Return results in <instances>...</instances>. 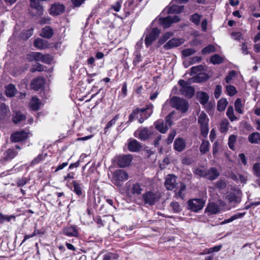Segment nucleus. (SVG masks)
I'll use <instances>...</instances> for the list:
<instances>
[{
	"instance_id": "obj_17",
	"label": "nucleus",
	"mask_w": 260,
	"mask_h": 260,
	"mask_svg": "<svg viewBox=\"0 0 260 260\" xmlns=\"http://www.w3.org/2000/svg\"><path fill=\"white\" fill-rule=\"evenodd\" d=\"M219 176V172L214 167L211 168L209 170H206L205 178L210 180H214L217 179Z\"/></svg>"
},
{
	"instance_id": "obj_13",
	"label": "nucleus",
	"mask_w": 260,
	"mask_h": 260,
	"mask_svg": "<svg viewBox=\"0 0 260 260\" xmlns=\"http://www.w3.org/2000/svg\"><path fill=\"white\" fill-rule=\"evenodd\" d=\"M132 158V156L130 154L119 156L117 164L120 168H125L130 165Z\"/></svg>"
},
{
	"instance_id": "obj_12",
	"label": "nucleus",
	"mask_w": 260,
	"mask_h": 260,
	"mask_svg": "<svg viewBox=\"0 0 260 260\" xmlns=\"http://www.w3.org/2000/svg\"><path fill=\"white\" fill-rule=\"evenodd\" d=\"M179 21L180 18L178 16H174L173 17L169 16L167 17L160 19V24L164 28H168L170 26L172 23L177 22Z\"/></svg>"
},
{
	"instance_id": "obj_3",
	"label": "nucleus",
	"mask_w": 260,
	"mask_h": 260,
	"mask_svg": "<svg viewBox=\"0 0 260 260\" xmlns=\"http://www.w3.org/2000/svg\"><path fill=\"white\" fill-rule=\"evenodd\" d=\"M160 30L158 28L147 29L145 32V44L147 47H149L158 37Z\"/></svg>"
},
{
	"instance_id": "obj_36",
	"label": "nucleus",
	"mask_w": 260,
	"mask_h": 260,
	"mask_svg": "<svg viewBox=\"0 0 260 260\" xmlns=\"http://www.w3.org/2000/svg\"><path fill=\"white\" fill-rule=\"evenodd\" d=\"M223 61V58L218 54H214L210 57V61L214 64H220Z\"/></svg>"
},
{
	"instance_id": "obj_10",
	"label": "nucleus",
	"mask_w": 260,
	"mask_h": 260,
	"mask_svg": "<svg viewBox=\"0 0 260 260\" xmlns=\"http://www.w3.org/2000/svg\"><path fill=\"white\" fill-rule=\"evenodd\" d=\"M177 185L176 176L173 174H169L166 177L165 186L168 190L174 189Z\"/></svg>"
},
{
	"instance_id": "obj_62",
	"label": "nucleus",
	"mask_w": 260,
	"mask_h": 260,
	"mask_svg": "<svg viewBox=\"0 0 260 260\" xmlns=\"http://www.w3.org/2000/svg\"><path fill=\"white\" fill-rule=\"evenodd\" d=\"M176 135V132L175 130H172L169 134V136L167 139V142L168 144H170L173 142L174 137Z\"/></svg>"
},
{
	"instance_id": "obj_43",
	"label": "nucleus",
	"mask_w": 260,
	"mask_h": 260,
	"mask_svg": "<svg viewBox=\"0 0 260 260\" xmlns=\"http://www.w3.org/2000/svg\"><path fill=\"white\" fill-rule=\"evenodd\" d=\"M16 152L13 149H9L5 153V157L7 159H13L16 155Z\"/></svg>"
},
{
	"instance_id": "obj_28",
	"label": "nucleus",
	"mask_w": 260,
	"mask_h": 260,
	"mask_svg": "<svg viewBox=\"0 0 260 260\" xmlns=\"http://www.w3.org/2000/svg\"><path fill=\"white\" fill-rule=\"evenodd\" d=\"M63 234L69 237L78 236V231L77 229H63Z\"/></svg>"
},
{
	"instance_id": "obj_51",
	"label": "nucleus",
	"mask_w": 260,
	"mask_h": 260,
	"mask_svg": "<svg viewBox=\"0 0 260 260\" xmlns=\"http://www.w3.org/2000/svg\"><path fill=\"white\" fill-rule=\"evenodd\" d=\"M237 137L234 135H232L229 137V147L232 149H234V144L236 141Z\"/></svg>"
},
{
	"instance_id": "obj_60",
	"label": "nucleus",
	"mask_w": 260,
	"mask_h": 260,
	"mask_svg": "<svg viewBox=\"0 0 260 260\" xmlns=\"http://www.w3.org/2000/svg\"><path fill=\"white\" fill-rule=\"evenodd\" d=\"M198 82H202L207 80L208 76L207 74L203 73H199L197 75Z\"/></svg>"
},
{
	"instance_id": "obj_15",
	"label": "nucleus",
	"mask_w": 260,
	"mask_h": 260,
	"mask_svg": "<svg viewBox=\"0 0 260 260\" xmlns=\"http://www.w3.org/2000/svg\"><path fill=\"white\" fill-rule=\"evenodd\" d=\"M127 148L131 152H138L142 148L141 143L135 139H129L127 144Z\"/></svg>"
},
{
	"instance_id": "obj_32",
	"label": "nucleus",
	"mask_w": 260,
	"mask_h": 260,
	"mask_svg": "<svg viewBox=\"0 0 260 260\" xmlns=\"http://www.w3.org/2000/svg\"><path fill=\"white\" fill-rule=\"evenodd\" d=\"M183 6L173 5L169 8V13H181L183 10Z\"/></svg>"
},
{
	"instance_id": "obj_44",
	"label": "nucleus",
	"mask_w": 260,
	"mask_h": 260,
	"mask_svg": "<svg viewBox=\"0 0 260 260\" xmlns=\"http://www.w3.org/2000/svg\"><path fill=\"white\" fill-rule=\"evenodd\" d=\"M34 58L36 61H41L45 62L46 60V56L44 55L40 52H33Z\"/></svg>"
},
{
	"instance_id": "obj_11",
	"label": "nucleus",
	"mask_w": 260,
	"mask_h": 260,
	"mask_svg": "<svg viewBox=\"0 0 260 260\" xmlns=\"http://www.w3.org/2000/svg\"><path fill=\"white\" fill-rule=\"evenodd\" d=\"M28 133L25 131H20L12 134L11 136V140L14 142H18L23 141L27 138Z\"/></svg>"
},
{
	"instance_id": "obj_64",
	"label": "nucleus",
	"mask_w": 260,
	"mask_h": 260,
	"mask_svg": "<svg viewBox=\"0 0 260 260\" xmlns=\"http://www.w3.org/2000/svg\"><path fill=\"white\" fill-rule=\"evenodd\" d=\"M171 206L175 212H178L181 210L180 206L177 202L171 203Z\"/></svg>"
},
{
	"instance_id": "obj_27",
	"label": "nucleus",
	"mask_w": 260,
	"mask_h": 260,
	"mask_svg": "<svg viewBox=\"0 0 260 260\" xmlns=\"http://www.w3.org/2000/svg\"><path fill=\"white\" fill-rule=\"evenodd\" d=\"M53 35V29L50 26H46L43 28L41 33V36L42 37L49 39L52 37Z\"/></svg>"
},
{
	"instance_id": "obj_42",
	"label": "nucleus",
	"mask_w": 260,
	"mask_h": 260,
	"mask_svg": "<svg viewBox=\"0 0 260 260\" xmlns=\"http://www.w3.org/2000/svg\"><path fill=\"white\" fill-rule=\"evenodd\" d=\"M73 184L74 187V191L78 196H81L82 192L81 184L78 183L76 181H73Z\"/></svg>"
},
{
	"instance_id": "obj_8",
	"label": "nucleus",
	"mask_w": 260,
	"mask_h": 260,
	"mask_svg": "<svg viewBox=\"0 0 260 260\" xmlns=\"http://www.w3.org/2000/svg\"><path fill=\"white\" fill-rule=\"evenodd\" d=\"M188 205L190 210L197 212L203 208L205 202L202 199H194L188 201Z\"/></svg>"
},
{
	"instance_id": "obj_31",
	"label": "nucleus",
	"mask_w": 260,
	"mask_h": 260,
	"mask_svg": "<svg viewBox=\"0 0 260 260\" xmlns=\"http://www.w3.org/2000/svg\"><path fill=\"white\" fill-rule=\"evenodd\" d=\"M25 116L20 112L16 113L13 117V121L15 124H18L21 121L25 120Z\"/></svg>"
},
{
	"instance_id": "obj_14",
	"label": "nucleus",
	"mask_w": 260,
	"mask_h": 260,
	"mask_svg": "<svg viewBox=\"0 0 260 260\" xmlns=\"http://www.w3.org/2000/svg\"><path fill=\"white\" fill-rule=\"evenodd\" d=\"M184 42L182 39L173 38L164 45V48L166 50L170 49L180 46Z\"/></svg>"
},
{
	"instance_id": "obj_25",
	"label": "nucleus",
	"mask_w": 260,
	"mask_h": 260,
	"mask_svg": "<svg viewBox=\"0 0 260 260\" xmlns=\"http://www.w3.org/2000/svg\"><path fill=\"white\" fill-rule=\"evenodd\" d=\"M248 140L251 144H260V133L254 132L250 134L248 136Z\"/></svg>"
},
{
	"instance_id": "obj_41",
	"label": "nucleus",
	"mask_w": 260,
	"mask_h": 260,
	"mask_svg": "<svg viewBox=\"0 0 260 260\" xmlns=\"http://www.w3.org/2000/svg\"><path fill=\"white\" fill-rule=\"evenodd\" d=\"M185 189H186L185 185L184 183H181L180 184V186L179 190L178 191H177L176 192V196L183 199L184 197V192L185 191Z\"/></svg>"
},
{
	"instance_id": "obj_4",
	"label": "nucleus",
	"mask_w": 260,
	"mask_h": 260,
	"mask_svg": "<svg viewBox=\"0 0 260 260\" xmlns=\"http://www.w3.org/2000/svg\"><path fill=\"white\" fill-rule=\"evenodd\" d=\"M127 173L123 170H117L113 173V183L117 186H121L122 182L128 179Z\"/></svg>"
},
{
	"instance_id": "obj_21",
	"label": "nucleus",
	"mask_w": 260,
	"mask_h": 260,
	"mask_svg": "<svg viewBox=\"0 0 260 260\" xmlns=\"http://www.w3.org/2000/svg\"><path fill=\"white\" fill-rule=\"evenodd\" d=\"M64 10V7L61 4L52 5L51 8L50 13L53 15H58L61 14Z\"/></svg>"
},
{
	"instance_id": "obj_49",
	"label": "nucleus",
	"mask_w": 260,
	"mask_h": 260,
	"mask_svg": "<svg viewBox=\"0 0 260 260\" xmlns=\"http://www.w3.org/2000/svg\"><path fill=\"white\" fill-rule=\"evenodd\" d=\"M215 50V47L212 45H209L203 48L202 50L203 54H208L212 52H214Z\"/></svg>"
},
{
	"instance_id": "obj_59",
	"label": "nucleus",
	"mask_w": 260,
	"mask_h": 260,
	"mask_svg": "<svg viewBox=\"0 0 260 260\" xmlns=\"http://www.w3.org/2000/svg\"><path fill=\"white\" fill-rule=\"evenodd\" d=\"M33 32L34 29L32 28L27 30L23 34L22 38L25 40H27L33 35Z\"/></svg>"
},
{
	"instance_id": "obj_45",
	"label": "nucleus",
	"mask_w": 260,
	"mask_h": 260,
	"mask_svg": "<svg viewBox=\"0 0 260 260\" xmlns=\"http://www.w3.org/2000/svg\"><path fill=\"white\" fill-rule=\"evenodd\" d=\"M119 118V115H116L112 120L108 122L105 127V133H106L108 130L116 123V121Z\"/></svg>"
},
{
	"instance_id": "obj_35",
	"label": "nucleus",
	"mask_w": 260,
	"mask_h": 260,
	"mask_svg": "<svg viewBox=\"0 0 260 260\" xmlns=\"http://www.w3.org/2000/svg\"><path fill=\"white\" fill-rule=\"evenodd\" d=\"M173 34L172 32H167L163 35L162 37L160 38L158 41V44L159 45H161L164 44L168 39H169L172 36Z\"/></svg>"
},
{
	"instance_id": "obj_56",
	"label": "nucleus",
	"mask_w": 260,
	"mask_h": 260,
	"mask_svg": "<svg viewBox=\"0 0 260 260\" xmlns=\"http://www.w3.org/2000/svg\"><path fill=\"white\" fill-rule=\"evenodd\" d=\"M253 171L254 175L260 177V162L255 163L253 165Z\"/></svg>"
},
{
	"instance_id": "obj_22",
	"label": "nucleus",
	"mask_w": 260,
	"mask_h": 260,
	"mask_svg": "<svg viewBox=\"0 0 260 260\" xmlns=\"http://www.w3.org/2000/svg\"><path fill=\"white\" fill-rule=\"evenodd\" d=\"M206 211L208 213V214H216L220 211V208L214 203H209L206 208Z\"/></svg>"
},
{
	"instance_id": "obj_50",
	"label": "nucleus",
	"mask_w": 260,
	"mask_h": 260,
	"mask_svg": "<svg viewBox=\"0 0 260 260\" xmlns=\"http://www.w3.org/2000/svg\"><path fill=\"white\" fill-rule=\"evenodd\" d=\"M193 173L194 174L200 176V177H204L205 178L206 174V170H204L202 168H198L194 170Z\"/></svg>"
},
{
	"instance_id": "obj_46",
	"label": "nucleus",
	"mask_w": 260,
	"mask_h": 260,
	"mask_svg": "<svg viewBox=\"0 0 260 260\" xmlns=\"http://www.w3.org/2000/svg\"><path fill=\"white\" fill-rule=\"evenodd\" d=\"M229 122L226 119H223L220 123V129L221 132L223 133L228 131L229 128Z\"/></svg>"
},
{
	"instance_id": "obj_18",
	"label": "nucleus",
	"mask_w": 260,
	"mask_h": 260,
	"mask_svg": "<svg viewBox=\"0 0 260 260\" xmlns=\"http://www.w3.org/2000/svg\"><path fill=\"white\" fill-rule=\"evenodd\" d=\"M34 45L35 47L40 50L45 49L49 47L48 41L41 38L36 39L34 41Z\"/></svg>"
},
{
	"instance_id": "obj_54",
	"label": "nucleus",
	"mask_w": 260,
	"mask_h": 260,
	"mask_svg": "<svg viewBox=\"0 0 260 260\" xmlns=\"http://www.w3.org/2000/svg\"><path fill=\"white\" fill-rule=\"evenodd\" d=\"M118 257V255L117 254L113 253H109L104 255L103 260H113L116 259Z\"/></svg>"
},
{
	"instance_id": "obj_29",
	"label": "nucleus",
	"mask_w": 260,
	"mask_h": 260,
	"mask_svg": "<svg viewBox=\"0 0 260 260\" xmlns=\"http://www.w3.org/2000/svg\"><path fill=\"white\" fill-rule=\"evenodd\" d=\"M15 86L12 84H9L6 87L5 93L7 96L13 97L16 93Z\"/></svg>"
},
{
	"instance_id": "obj_63",
	"label": "nucleus",
	"mask_w": 260,
	"mask_h": 260,
	"mask_svg": "<svg viewBox=\"0 0 260 260\" xmlns=\"http://www.w3.org/2000/svg\"><path fill=\"white\" fill-rule=\"evenodd\" d=\"M235 76H236L235 71H231L225 78V82L227 83H230L231 81L232 80L233 77H235Z\"/></svg>"
},
{
	"instance_id": "obj_58",
	"label": "nucleus",
	"mask_w": 260,
	"mask_h": 260,
	"mask_svg": "<svg viewBox=\"0 0 260 260\" xmlns=\"http://www.w3.org/2000/svg\"><path fill=\"white\" fill-rule=\"evenodd\" d=\"M203 69H204V67L202 65L192 67L190 69L191 73V74H198V72L203 71Z\"/></svg>"
},
{
	"instance_id": "obj_40",
	"label": "nucleus",
	"mask_w": 260,
	"mask_h": 260,
	"mask_svg": "<svg viewBox=\"0 0 260 260\" xmlns=\"http://www.w3.org/2000/svg\"><path fill=\"white\" fill-rule=\"evenodd\" d=\"M235 110L239 113H243V106L240 99H237L235 102Z\"/></svg>"
},
{
	"instance_id": "obj_34",
	"label": "nucleus",
	"mask_w": 260,
	"mask_h": 260,
	"mask_svg": "<svg viewBox=\"0 0 260 260\" xmlns=\"http://www.w3.org/2000/svg\"><path fill=\"white\" fill-rule=\"evenodd\" d=\"M142 190V185L138 183L134 184L131 189L133 194H140Z\"/></svg>"
},
{
	"instance_id": "obj_30",
	"label": "nucleus",
	"mask_w": 260,
	"mask_h": 260,
	"mask_svg": "<svg viewBox=\"0 0 260 260\" xmlns=\"http://www.w3.org/2000/svg\"><path fill=\"white\" fill-rule=\"evenodd\" d=\"M40 105L39 100L36 97H32L29 103L31 109L35 111L38 110L40 107Z\"/></svg>"
},
{
	"instance_id": "obj_55",
	"label": "nucleus",
	"mask_w": 260,
	"mask_h": 260,
	"mask_svg": "<svg viewBox=\"0 0 260 260\" xmlns=\"http://www.w3.org/2000/svg\"><path fill=\"white\" fill-rule=\"evenodd\" d=\"M226 88L228 94L230 96H233L235 95L237 92L236 88L232 85H228L226 86Z\"/></svg>"
},
{
	"instance_id": "obj_20",
	"label": "nucleus",
	"mask_w": 260,
	"mask_h": 260,
	"mask_svg": "<svg viewBox=\"0 0 260 260\" xmlns=\"http://www.w3.org/2000/svg\"><path fill=\"white\" fill-rule=\"evenodd\" d=\"M186 147V142L184 140L181 138H177L174 143V149L177 151L181 152L185 149Z\"/></svg>"
},
{
	"instance_id": "obj_16",
	"label": "nucleus",
	"mask_w": 260,
	"mask_h": 260,
	"mask_svg": "<svg viewBox=\"0 0 260 260\" xmlns=\"http://www.w3.org/2000/svg\"><path fill=\"white\" fill-rule=\"evenodd\" d=\"M45 80L42 77H38L34 79L31 82L30 87L35 90H38L41 88L45 84Z\"/></svg>"
},
{
	"instance_id": "obj_33",
	"label": "nucleus",
	"mask_w": 260,
	"mask_h": 260,
	"mask_svg": "<svg viewBox=\"0 0 260 260\" xmlns=\"http://www.w3.org/2000/svg\"><path fill=\"white\" fill-rule=\"evenodd\" d=\"M228 102L226 99H220L217 103V110L219 111H223L225 110Z\"/></svg>"
},
{
	"instance_id": "obj_39",
	"label": "nucleus",
	"mask_w": 260,
	"mask_h": 260,
	"mask_svg": "<svg viewBox=\"0 0 260 260\" xmlns=\"http://www.w3.org/2000/svg\"><path fill=\"white\" fill-rule=\"evenodd\" d=\"M244 213H238L237 214L234 215L233 216L231 217L230 218L225 219L223 221H221L220 223V224L222 225L223 224L232 222L236 219L243 217L244 216Z\"/></svg>"
},
{
	"instance_id": "obj_2",
	"label": "nucleus",
	"mask_w": 260,
	"mask_h": 260,
	"mask_svg": "<svg viewBox=\"0 0 260 260\" xmlns=\"http://www.w3.org/2000/svg\"><path fill=\"white\" fill-rule=\"evenodd\" d=\"M170 104L173 108L182 113L186 112L188 109V103L187 101L179 97L174 96L170 99Z\"/></svg>"
},
{
	"instance_id": "obj_57",
	"label": "nucleus",
	"mask_w": 260,
	"mask_h": 260,
	"mask_svg": "<svg viewBox=\"0 0 260 260\" xmlns=\"http://www.w3.org/2000/svg\"><path fill=\"white\" fill-rule=\"evenodd\" d=\"M200 18L201 16L199 14L196 13L191 16L190 20L194 24L198 25L200 21Z\"/></svg>"
},
{
	"instance_id": "obj_23",
	"label": "nucleus",
	"mask_w": 260,
	"mask_h": 260,
	"mask_svg": "<svg viewBox=\"0 0 260 260\" xmlns=\"http://www.w3.org/2000/svg\"><path fill=\"white\" fill-rule=\"evenodd\" d=\"M155 128L159 132L165 134L168 129V126L162 120H157L154 123Z\"/></svg>"
},
{
	"instance_id": "obj_5",
	"label": "nucleus",
	"mask_w": 260,
	"mask_h": 260,
	"mask_svg": "<svg viewBox=\"0 0 260 260\" xmlns=\"http://www.w3.org/2000/svg\"><path fill=\"white\" fill-rule=\"evenodd\" d=\"M208 121L207 114L203 112H201L198 117V122L200 124L201 134L204 137H207L209 132Z\"/></svg>"
},
{
	"instance_id": "obj_6",
	"label": "nucleus",
	"mask_w": 260,
	"mask_h": 260,
	"mask_svg": "<svg viewBox=\"0 0 260 260\" xmlns=\"http://www.w3.org/2000/svg\"><path fill=\"white\" fill-rule=\"evenodd\" d=\"M160 193L158 191H148L143 194L145 204L153 205L160 198Z\"/></svg>"
},
{
	"instance_id": "obj_26",
	"label": "nucleus",
	"mask_w": 260,
	"mask_h": 260,
	"mask_svg": "<svg viewBox=\"0 0 260 260\" xmlns=\"http://www.w3.org/2000/svg\"><path fill=\"white\" fill-rule=\"evenodd\" d=\"M10 113L8 107L5 104L0 105V120L4 119Z\"/></svg>"
},
{
	"instance_id": "obj_24",
	"label": "nucleus",
	"mask_w": 260,
	"mask_h": 260,
	"mask_svg": "<svg viewBox=\"0 0 260 260\" xmlns=\"http://www.w3.org/2000/svg\"><path fill=\"white\" fill-rule=\"evenodd\" d=\"M16 216L14 215H5L0 213V223H5L15 221Z\"/></svg>"
},
{
	"instance_id": "obj_9",
	"label": "nucleus",
	"mask_w": 260,
	"mask_h": 260,
	"mask_svg": "<svg viewBox=\"0 0 260 260\" xmlns=\"http://www.w3.org/2000/svg\"><path fill=\"white\" fill-rule=\"evenodd\" d=\"M152 132L147 127L138 129L134 133V136L142 141L148 140L152 135Z\"/></svg>"
},
{
	"instance_id": "obj_47",
	"label": "nucleus",
	"mask_w": 260,
	"mask_h": 260,
	"mask_svg": "<svg viewBox=\"0 0 260 260\" xmlns=\"http://www.w3.org/2000/svg\"><path fill=\"white\" fill-rule=\"evenodd\" d=\"M45 231L43 230V229H41L40 230H35L32 234L25 235L22 242L25 241L27 239H28L30 237H32L38 235H43Z\"/></svg>"
},
{
	"instance_id": "obj_48",
	"label": "nucleus",
	"mask_w": 260,
	"mask_h": 260,
	"mask_svg": "<svg viewBox=\"0 0 260 260\" xmlns=\"http://www.w3.org/2000/svg\"><path fill=\"white\" fill-rule=\"evenodd\" d=\"M199 102L201 104H205L208 101L209 96L205 92H201L199 94Z\"/></svg>"
},
{
	"instance_id": "obj_38",
	"label": "nucleus",
	"mask_w": 260,
	"mask_h": 260,
	"mask_svg": "<svg viewBox=\"0 0 260 260\" xmlns=\"http://www.w3.org/2000/svg\"><path fill=\"white\" fill-rule=\"evenodd\" d=\"M226 115L231 121H234L237 119L234 114V109L232 106H229L226 111Z\"/></svg>"
},
{
	"instance_id": "obj_19",
	"label": "nucleus",
	"mask_w": 260,
	"mask_h": 260,
	"mask_svg": "<svg viewBox=\"0 0 260 260\" xmlns=\"http://www.w3.org/2000/svg\"><path fill=\"white\" fill-rule=\"evenodd\" d=\"M41 0H30V6L37 11V15H42L44 12L43 7L40 5Z\"/></svg>"
},
{
	"instance_id": "obj_53",
	"label": "nucleus",
	"mask_w": 260,
	"mask_h": 260,
	"mask_svg": "<svg viewBox=\"0 0 260 260\" xmlns=\"http://www.w3.org/2000/svg\"><path fill=\"white\" fill-rule=\"evenodd\" d=\"M196 52V50L193 48H187L183 50L182 51V55L185 57H188Z\"/></svg>"
},
{
	"instance_id": "obj_52",
	"label": "nucleus",
	"mask_w": 260,
	"mask_h": 260,
	"mask_svg": "<svg viewBox=\"0 0 260 260\" xmlns=\"http://www.w3.org/2000/svg\"><path fill=\"white\" fill-rule=\"evenodd\" d=\"M135 58L133 60V63L135 66H137L140 61H142V57L140 54V53L137 51L135 53Z\"/></svg>"
},
{
	"instance_id": "obj_61",
	"label": "nucleus",
	"mask_w": 260,
	"mask_h": 260,
	"mask_svg": "<svg viewBox=\"0 0 260 260\" xmlns=\"http://www.w3.org/2000/svg\"><path fill=\"white\" fill-rule=\"evenodd\" d=\"M173 113L172 112L170 114H169L168 115H167L166 117V123H165L167 125H168V128L170 127L172 124V118L173 116Z\"/></svg>"
},
{
	"instance_id": "obj_7",
	"label": "nucleus",
	"mask_w": 260,
	"mask_h": 260,
	"mask_svg": "<svg viewBox=\"0 0 260 260\" xmlns=\"http://www.w3.org/2000/svg\"><path fill=\"white\" fill-rule=\"evenodd\" d=\"M178 84L181 87L180 91L182 95L188 98H191L193 96L194 93V90L193 87L189 86L188 83L183 80H180L178 82Z\"/></svg>"
},
{
	"instance_id": "obj_1",
	"label": "nucleus",
	"mask_w": 260,
	"mask_h": 260,
	"mask_svg": "<svg viewBox=\"0 0 260 260\" xmlns=\"http://www.w3.org/2000/svg\"><path fill=\"white\" fill-rule=\"evenodd\" d=\"M153 105L152 104L147 105L145 108H136L133 110L129 115L128 123L132 122L134 119H138L140 123H142L153 113Z\"/></svg>"
},
{
	"instance_id": "obj_37",
	"label": "nucleus",
	"mask_w": 260,
	"mask_h": 260,
	"mask_svg": "<svg viewBox=\"0 0 260 260\" xmlns=\"http://www.w3.org/2000/svg\"><path fill=\"white\" fill-rule=\"evenodd\" d=\"M209 145L208 141H203L200 147V152L203 154L206 153L209 150Z\"/></svg>"
}]
</instances>
